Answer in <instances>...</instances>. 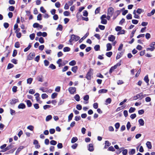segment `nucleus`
I'll return each instance as SVG.
<instances>
[{
    "mask_svg": "<svg viewBox=\"0 0 155 155\" xmlns=\"http://www.w3.org/2000/svg\"><path fill=\"white\" fill-rule=\"evenodd\" d=\"M80 38L79 36L73 34L71 36V39L69 40V41L71 45H72V42L74 41H78Z\"/></svg>",
    "mask_w": 155,
    "mask_h": 155,
    "instance_id": "f257e3e1",
    "label": "nucleus"
},
{
    "mask_svg": "<svg viewBox=\"0 0 155 155\" xmlns=\"http://www.w3.org/2000/svg\"><path fill=\"white\" fill-rule=\"evenodd\" d=\"M155 45V42H153L150 45V48H147L146 49L147 51H153L155 49L154 46Z\"/></svg>",
    "mask_w": 155,
    "mask_h": 155,
    "instance_id": "f03ea898",
    "label": "nucleus"
},
{
    "mask_svg": "<svg viewBox=\"0 0 155 155\" xmlns=\"http://www.w3.org/2000/svg\"><path fill=\"white\" fill-rule=\"evenodd\" d=\"M93 74V70L92 69H90L89 71L87 73L86 78L87 80H91V76Z\"/></svg>",
    "mask_w": 155,
    "mask_h": 155,
    "instance_id": "7ed1b4c3",
    "label": "nucleus"
},
{
    "mask_svg": "<svg viewBox=\"0 0 155 155\" xmlns=\"http://www.w3.org/2000/svg\"><path fill=\"white\" fill-rule=\"evenodd\" d=\"M34 95L35 96V99L37 102L40 104L42 103V101L40 100V94L38 93H36Z\"/></svg>",
    "mask_w": 155,
    "mask_h": 155,
    "instance_id": "20e7f679",
    "label": "nucleus"
},
{
    "mask_svg": "<svg viewBox=\"0 0 155 155\" xmlns=\"http://www.w3.org/2000/svg\"><path fill=\"white\" fill-rule=\"evenodd\" d=\"M114 12V8L112 7H110L107 10V15L112 16Z\"/></svg>",
    "mask_w": 155,
    "mask_h": 155,
    "instance_id": "39448f33",
    "label": "nucleus"
},
{
    "mask_svg": "<svg viewBox=\"0 0 155 155\" xmlns=\"http://www.w3.org/2000/svg\"><path fill=\"white\" fill-rule=\"evenodd\" d=\"M68 91L71 94H74L76 91V88L74 87H70Z\"/></svg>",
    "mask_w": 155,
    "mask_h": 155,
    "instance_id": "423d86ee",
    "label": "nucleus"
},
{
    "mask_svg": "<svg viewBox=\"0 0 155 155\" xmlns=\"http://www.w3.org/2000/svg\"><path fill=\"white\" fill-rule=\"evenodd\" d=\"M57 64L58 65V67H61L64 66V63L61 59H59L57 61Z\"/></svg>",
    "mask_w": 155,
    "mask_h": 155,
    "instance_id": "0eeeda50",
    "label": "nucleus"
},
{
    "mask_svg": "<svg viewBox=\"0 0 155 155\" xmlns=\"http://www.w3.org/2000/svg\"><path fill=\"white\" fill-rule=\"evenodd\" d=\"M137 97L138 99L140 100H141L143 98L145 97L146 96V95L145 94H143L142 93H140L137 95Z\"/></svg>",
    "mask_w": 155,
    "mask_h": 155,
    "instance_id": "6e6552de",
    "label": "nucleus"
},
{
    "mask_svg": "<svg viewBox=\"0 0 155 155\" xmlns=\"http://www.w3.org/2000/svg\"><path fill=\"white\" fill-rule=\"evenodd\" d=\"M115 39V37L114 36L111 35H110L108 37V40L109 41H114Z\"/></svg>",
    "mask_w": 155,
    "mask_h": 155,
    "instance_id": "1a4fd4ad",
    "label": "nucleus"
},
{
    "mask_svg": "<svg viewBox=\"0 0 155 155\" xmlns=\"http://www.w3.org/2000/svg\"><path fill=\"white\" fill-rule=\"evenodd\" d=\"M12 148V145H10L6 147L3 150H2L0 151L1 152H3L6 151L7 150H8Z\"/></svg>",
    "mask_w": 155,
    "mask_h": 155,
    "instance_id": "9d476101",
    "label": "nucleus"
},
{
    "mask_svg": "<svg viewBox=\"0 0 155 155\" xmlns=\"http://www.w3.org/2000/svg\"><path fill=\"white\" fill-rule=\"evenodd\" d=\"M35 55L34 53H30L28 57V59L29 60H32L35 57Z\"/></svg>",
    "mask_w": 155,
    "mask_h": 155,
    "instance_id": "9b49d317",
    "label": "nucleus"
},
{
    "mask_svg": "<svg viewBox=\"0 0 155 155\" xmlns=\"http://www.w3.org/2000/svg\"><path fill=\"white\" fill-rule=\"evenodd\" d=\"M106 47L107 48L106 51H110L112 48V45L110 43H108L107 44Z\"/></svg>",
    "mask_w": 155,
    "mask_h": 155,
    "instance_id": "f8f14e48",
    "label": "nucleus"
},
{
    "mask_svg": "<svg viewBox=\"0 0 155 155\" xmlns=\"http://www.w3.org/2000/svg\"><path fill=\"white\" fill-rule=\"evenodd\" d=\"M25 108V105L22 103H20L18 106V108L19 109H24Z\"/></svg>",
    "mask_w": 155,
    "mask_h": 155,
    "instance_id": "ddd939ff",
    "label": "nucleus"
},
{
    "mask_svg": "<svg viewBox=\"0 0 155 155\" xmlns=\"http://www.w3.org/2000/svg\"><path fill=\"white\" fill-rule=\"evenodd\" d=\"M88 150L91 152L93 151L94 150V147L92 144H90L88 146Z\"/></svg>",
    "mask_w": 155,
    "mask_h": 155,
    "instance_id": "4468645a",
    "label": "nucleus"
},
{
    "mask_svg": "<svg viewBox=\"0 0 155 155\" xmlns=\"http://www.w3.org/2000/svg\"><path fill=\"white\" fill-rule=\"evenodd\" d=\"M18 100L16 99H13L10 101V104H14L18 102Z\"/></svg>",
    "mask_w": 155,
    "mask_h": 155,
    "instance_id": "2eb2a0df",
    "label": "nucleus"
},
{
    "mask_svg": "<svg viewBox=\"0 0 155 155\" xmlns=\"http://www.w3.org/2000/svg\"><path fill=\"white\" fill-rule=\"evenodd\" d=\"M139 124L142 126H143L144 124V122L142 119H140L138 120Z\"/></svg>",
    "mask_w": 155,
    "mask_h": 155,
    "instance_id": "dca6fc26",
    "label": "nucleus"
},
{
    "mask_svg": "<svg viewBox=\"0 0 155 155\" xmlns=\"http://www.w3.org/2000/svg\"><path fill=\"white\" fill-rule=\"evenodd\" d=\"M105 146L104 148H107L110 145V143L109 142L107 141H105Z\"/></svg>",
    "mask_w": 155,
    "mask_h": 155,
    "instance_id": "f3484780",
    "label": "nucleus"
},
{
    "mask_svg": "<svg viewBox=\"0 0 155 155\" xmlns=\"http://www.w3.org/2000/svg\"><path fill=\"white\" fill-rule=\"evenodd\" d=\"M111 99L110 98H109L107 99L105 101V104L107 105L111 103Z\"/></svg>",
    "mask_w": 155,
    "mask_h": 155,
    "instance_id": "a211bd4d",
    "label": "nucleus"
},
{
    "mask_svg": "<svg viewBox=\"0 0 155 155\" xmlns=\"http://www.w3.org/2000/svg\"><path fill=\"white\" fill-rule=\"evenodd\" d=\"M146 144L148 148L149 149H151L152 147L151 144V143L149 141H147V142Z\"/></svg>",
    "mask_w": 155,
    "mask_h": 155,
    "instance_id": "6ab92c4d",
    "label": "nucleus"
},
{
    "mask_svg": "<svg viewBox=\"0 0 155 155\" xmlns=\"http://www.w3.org/2000/svg\"><path fill=\"white\" fill-rule=\"evenodd\" d=\"M107 91V90L103 89L99 90L98 92L99 93H106Z\"/></svg>",
    "mask_w": 155,
    "mask_h": 155,
    "instance_id": "aec40b11",
    "label": "nucleus"
},
{
    "mask_svg": "<svg viewBox=\"0 0 155 155\" xmlns=\"http://www.w3.org/2000/svg\"><path fill=\"white\" fill-rule=\"evenodd\" d=\"M74 99L77 101H80V97L79 95L77 94L75 95L74 96Z\"/></svg>",
    "mask_w": 155,
    "mask_h": 155,
    "instance_id": "412c9836",
    "label": "nucleus"
},
{
    "mask_svg": "<svg viewBox=\"0 0 155 155\" xmlns=\"http://www.w3.org/2000/svg\"><path fill=\"white\" fill-rule=\"evenodd\" d=\"M155 12V10L153 9L150 13H148L147 14V16H150L151 15H153Z\"/></svg>",
    "mask_w": 155,
    "mask_h": 155,
    "instance_id": "4be33fe9",
    "label": "nucleus"
},
{
    "mask_svg": "<svg viewBox=\"0 0 155 155\" xmlns=\"http://www.w3.org/2000/svg\"><path fill=\"white\" fill-rule=\"evenodd\" d=\"M73 117V114L72 113H71L68 116V122H69L70 120H71Z\"/></svg>",
    "mask_w": 155,
    "mask_h": 155,
    "instance_id": "5701e85b",
    "label": "nucleus"
},
{
    "mask_svg": "<svg viewBox=\"0 0 155 155\" xmlns=\"http://www.w3.org/2000/svg\"><path fill=\"white\" fill-rule=\"evenodd\" d=\"M52 118V116L51 115H49L47 116L46 118V121H48Z\"/></svg>",
    "mask_w": 155,
    "mask_h": 155,
    "instance_id": "b1692460",
    "label": "nucleus"
},
{
    "mask_svg": "<svg viewBox=\"0 0 155 155\" xmlns=\"http://www.w3.org/2000/svg\"><path fill=\"white\" fill-rule=\"evenodd\" d=\"M78 140L77 138L76 137H73L71 140V143H74L77 141Z\"/></svg>",
    "mask_w": 155,
    "mask_h": 155,
    "instance_id": "393cba45",
    "label": "nucleus"
},
{
    "mask_svg": "<svg viewBox=\"0 0 155 155\" xmlns=\"http://www.w3.org/2000/svg\"><path fill=\"white\" fill-rule=\"evenodd\" d=\"M135 110L136 109L134 107H131L129 110V112L131 113L134 112Z\"/></svg>",
    "mask_w": 155,
    "mask_h": 155,
    "instance_id": "a878e982",
    "label": "nucleus"
},
{
    "mask_svg": "<svg viewBox=\"0 0 155 155\" xmlns=\"http://www.w3.org/2000/svg\"><path fill=\"white\" fill-rule=\"evenodd\" d=\"M36 79L38 81L42 82L43 81V79L42 76H38L36 78Z\"/></svg>",
    "mask_w": 155,
    "mask_h": 155,
    "instance_id": "bb28decb",
    "label": "nucleus"
},
{
    "mask_svg": "<svg viewBox=\"0 0 155 155\" xmlns=\"http://www.w3.org/2000/svg\"><path fill=\"white\" fill-rule=\"evenodd\" d=\"M26 102L28 106L29 107H31L32 105V103L29 100H28L26 101Z\"/></svg>",
    "mask_w": 155,
    "mask_h": 155,
    "instance_id": "cd10ccee",
    "label": "nucleus"
},
{
    "mask_svg": "<svg viewBox=\"0 0 155 155\" xmlns=\"http://www.w3.org/2000/svg\"><path fill=\"white\" fill-rule=\"evenodd\" d=\"M135 153V150L134 149H132L129 152L130 155L134 154Z\"/></svg>",
    "mask_w": 155,
    "mask_h": 155,
    "instance_id": "c85d7f7f",
    "label": "nucleus"
},
{
    "mask_svg": "<svg viewBox=\"0 0 155 155\" xmlns=\"http://www.w3.org/2000/svg\"><path fill=\"white\" fill-rule=\"evenodd\" d=\"M88 33H87L80 40H79V42H81L82 40H83L84 39H85L88 36Z\"/></svg>",
    "mask_w": 155,
    "mask_h": 155,
    "instance_id": "c756f323",
    "label": "nucleus"
},
{
    "mask_svg": "<svg viewBox=\"0 0 155 155\" xmlns=\"http://www.w3.org/2000/svg\"><path fill=\"white\" fill-rule=\"evenodd\" d=\"M58 95V93L54 92L51 95V98L52 99H54Z\"/></svg>",
    "mask_w": 155,
    "mask_h": 155,
    "instance_id": "7c9ffc66",
    "label": "nucleus"
},
{
    "mask_svg": "<svg viewBox=\"0 0 155 155\" xmlns=\"http://www.w3.org/2000/svg\"><path fill=\"white\" fill-rule=\"evenodd\" d=\"M47 88L41 87L40 88V90L41 91L43 92H47Z\"/></svg>",
    "mask_w": 155,
    "mask_h": 155,
    "instance_id": "2f4dec72",
    "label": "nucleus"
},
{
    "mask_svg": "<svg viewBox=\"0 0 155 155\" xmlns=\"http://www.w3.org/2000/svg\"><path fill=\"white\" fill-rule=\"evenodd\" d=\"M144 81L146 82V83H148L149 81V79H148V75H146L144 78Z\"/></svg>",
    "mask_w": 155,
    "mask_h": 155,
    "instance_id": "473e14b6",
    "label": "nucleus"
},
{
    "mask_svg": "<svg viewBox=\"0 0 155 155\" xmlns=\"http://www.w3.org/2000/svg\"><path fill=\"white\" fill-rule=\"evenodd\" d=\"M131 125L130 122L128 121L127 123V124L126 125L127 128L128 130H129L130 127H131Z\"/></svg>",
    "mask_w": 155,
    "mask_h": 155,
    "instance_id": "72a5a7b5",
    "label": "nucleus"
},
{
    "mask_svg": "<svg viewBox=\"0 0 155 155\" xmlns=\"http://www.w3.org/2000/svg\"><path fill=\"white\" fill-rule=\"evenodd\" d=\"M27 129L33 131L34 129V127L32 125H29L27 127Z\"/></svg>",
    "mask_w": 155,
    "mask_h": 155,
    "instance_id": "f704fd0d",
    "label": "nucleus"
},
{
    "mask_svg": "<svg viewBox=\"0 0 155 155\" xmlns=\"http://www.w3.org/2000/svg\"><path fill=\"white\" fill-rule=\"evenodd\" d=\"M76 64V62L74 60H72L69 62V64L70 65L74 66Z\"/></svg>",
    "mask_w": 155,
    "mask_h": 155,
    "instance_id": "c9c22d12",
    "label": "nucleus"
},
{
    "mask_svg": "<svg viewBox=\"0 0 155 155\" xmlns=\"http://www.w3.org/2000/svg\"><path fill=\"white\" fill-rule=\"evenodd\" d=\"M101 23L104 24H106L107 23V21L106 19H101Z\"/></svg>",
    "mask_w": 155,
    "mask_h": 155,
    "instance_id": "e433bc0d",
    "label": "nucleus"
},
{
    "mask_svg": "<svg viewBox=\"0 0 155 155\" xmlns=\"http://www.w3.org/2000/svg\"><path fill=\"white\" fill-rule=\"evenodd\" d=\"M125 33V31L124 30H121L119 32L117 33V35H119L120 34H123Z\"/></svg>",
    "mask_w": 155,
    "mask_h": 155,
    "instance_id": "4c0bfd02",
    "label": "nucleus"
},
{
    "mask_svg": "<svg viewBox=\"0 0 155 155\" xmlns=\"http://www.w3.org/2000/svg\"><path fill=\"white\" fill-rule=\"evenodd\" d=\"M133 14L134 15V17L135 18H139V16L138 15H137L136 13V10H134L133 12Z\"/></svg>",
    "mask_w": 155,
    "mask_h": 155,
    "instance_id": "58836bf2",
    "label": "nucleus"
},
{
    "mask_svg": "<svg viewBox=\"0 0 155 155\" xmlns=\"http://www.w3.org/2000/svg\"><path fill=\"white\" fill-rule=\"evenodd\" d=\"M112 54V52L111 51L107 52L106 54V55L108 57H110Z\"/></svg>",
    "mask_w": 155,
    "mask_h": 155,
    "instance_id": "ea45409f",
    "label": "nucleus"
},
{
    "mask_svg": "<svg viewBox=\"0 0 155 155\" xmlns=\"http://www.w3.org/2000/svg\"><path fill=\"white\" fill-rule=\"evenodd\" d=\"M33 80V79L31 78H29L27 80V84H30Z\"/></svg>",
    "mask_w": 155,
    "mask_h": 155,
    "instance_id": "a19ab883",
    "label": "nucleus"
},
{
    "mask_svg": "<svg viewBox=\"0 0 155 155\" xmlns=\"http://www.w3.org/2000/svg\"><path fill=\"white\" fill-rule=\"evenodd\" d=\"M24 147L23 146H21L17 149L16 153H18L22 149H23Z\"/></svg>",
    "mask_w": 155,
    "mask_h": 155,
    "instance_id": "79ce46f5",
    "label": "nucleus"
},
{
    "mask_svg": "<svg viewBox=\"0 0 155 155\" xmlns=\"http://www.w3.org/2000/svg\"><path fill=\"white\" fill-rule=\"evenodd\" d=\"M48 97V95L46 94H43L41 95V97L43 99L47 98Z\"/></svg>",
    "mask_w": 155,
    "mask_h": 155,
    "instance_id": "37998d69",
    "label": "nucleus"
},
{
    "mask_svg": "<svg viewBox=\"0 0 155 155\" xmlns=\"http://www.w3.org/2000/svg\"><path fill=\"white\" fill-rule=\"evenodd\" d=\"M100 48V46L99 45H96L94 47V49L96 51L99 50Z\"/></svg>",
    "mask_w": 155,
    "mask_h": 155,
    "instance_id": "c03bdc74",
    "label": "nucleus"
},
{
    "mask_svg": "<svg viewBox=\"0 0 155 155\" xmlns=\"http://www.w3.org/2000/svg\"><path fill=\"white\" fill-rule=\"evenodd\" d=\"M37 20L40 21L42 20V15L41 14H39L37 17Z\"/></svg>",
    "mask_w": 155,
    "mask_h": 155,
    "instance_id": "a18cd8bd",
    "label": "nucleus"
},
{
    "mask_svg": "<svg viewBox=\"0 0 155 155\" xmlns=\"http://www.w3.org/2000/svg\"><path fill=\"white\" fill-rule=\"evenodd\" d=\"M35 34L32 33L30 35L29 37L31 40H33L35 37Z\"/></svg>",
    "mask_w": 155,
    "mask_h": 155,
    "instance_id": "49530a36",
    "label": "nucleus"
},
{
    "mask_svg": "<svg viewBox=\"0 0 155 155\" xmlns=\"http://www.w3.org/2000/svg\"><path fill=\"white\" fill-rule=\"evenodd\" d=\"M70 50V48L68 47H65L63 48V51L64 52L69 51Z\"/></svg>",
    "mask_w": 155,
    "mask_h": 155,
    "instance_id": "de8ad7c7",
    "label": "nucleus"
},
{
    "mask_svg": "<svg viewBox=\"0 0 155 155\" xmlns=\"http://www.w3.org/2000/svg\"><path fill=\"white\" fill-rule=\"evenodd\" d=\"M39 41L41 43H43L44 42V38L42 37H40L39 39Z\"/></svg>",
    "mask_w": 155,
    "mask_h": 155,
    "instance_id": "09e8293b",
    "label": "nucleus"
},
{
    "mask_svg": "<svg viewBox=\"0 0 155 155\" xmlns=\"http://www.w3.org/2000/svg\"><path fill=\"white\" fill-rule=\"evenodd\" d=\"M51 144L53 145H55L56 144L57 142L54 140H52L50 142Z\"/></svg>",
    "mask_w": 155,
    "mask_h": 155,
    "instance_id": "8fccbe9b",
    "label": "nucleus"
},
{
    "mask_svg": "<svg viewBox=\"0 0 155 155\" xmlns=\"http://www.w3.org/2000/svg\"><path fill=\"white\" fill-rule=\"evenodd\" d=\"M40 10L41 12L43 13H45L46 11V10L43 7H41L40 8Z\"/></svg>",
    "mask_w": 155,
    "mask_h": 155,
    "instance_id": "3c124183",
    "label": "nucleus"
},
{
    "mask_svg": "<svg viewBox=\"0 0 155 155\" xmlns=\"http://www.w3.org/2000/svg\"><path fill=\"white\" fill-rule=\"evenodd\" d=\"M84 100L86 101H87L89 99V96L88 95H86L84 97Z\"/></svg>",
    "mask_w": 155,
    "mask_h": 155,
    "instance_id": "603ef678",
    "label": "nucleus"
},
{
    "mask_svg": "<svg viewBox=\"0 0 155 155\" xmlns=\"http://www.w3.org/2000/svg\"><path fill=\"white\" fill-rule=\"evenodd\" d=\"M31 47V45L30 44L28 46L24 49V51L25 52L27 51Z\"/></svg>",
    "mask_w": 155,
    "mask_h": 155,
    "instance_id": "864d4df0",
    "label": "nucleus"
},
{
    "mask_svg": "<svg viewBox=\"0 0 155 155\" xmlns=\"http://www.w3.org/2000/svg\"><path fill=\"white\" fill-rule=\"evenodd\" d=\"M151 37V35L149 33H147L145 35V37L147 39H149Z\"/></svg>",
    "mask_w": 155,
    "mask_h": 155,
    "instance_id": "5fc2aeb1",
    "label": "nucleus"
},
{
    "mask_svg": "<svg viewBox=\"0 0 155 155\" xmlns=\"http://www.w3.org/2000/svg\"><path fill=\"white\" fill-rule=\"evenodd\" d=\"M64 15L65 16H68L70 15V12L67 11H64L63 13Z\"/></svg>",
    "mask_w": 155,
    "mask_h": 155,
    "instance_id": "6e6d98bb",
    "label": "nucleus"
},
{
    "mask_svg": "<svg viewBox=\"0 0 155 155\" xmlns=\"http://www.w3.org/2000/svg\"><path fill=\"white\" fill-rule=\"evenodd\" d=\"M62 26L61 25H58L57 29L58 30L61 31L62 29Z\"/></svg>",
    "mask_w": 155,
    "mask_h": 155,
    "instance_id": "4d7b16f0",
    "label": "nucleus"
},
{
    "mask_svg": "<svg viewBox=\"0 0 155 155\" xmlns=\"http://www.w3.org/2000/svg\"><path fill=\"white\" fill-rule=\"evenodd\" d=\"M76 107L78 110H81L82 109V106L80 104H77Z\"/></svg>",
    "mask_w": 155,
    "mask_h": 155,
    "instance_id": "13d9d810",
    "label": "nucleus"
},
{
    "mask_svg": "<svg viewBox=\"0 0 155 155\" xmlns=\"http://www.w3.org/2000/svg\"><path fill=\"white\" fill-rule=\"evenodd\" d=\"M64 101V100L63 99H60L59 102L58 103V105H61L62 104Z\"/></svg>",
    "mask_w": 155,
    "mask_h": 155,
    "instance_id": "bf43d9fd",
    "label": "nucleus"
},
{
    "mask_svg": "<svg viewBox=\"0 0 155 155\" xmlns=\"http://www.w3.org/2000/svg\"><path fill=\"white\" fill-rule=\"evenodd\" d=\"M126 18L127 19H131L132 18V15L129 14L127 15Z\"/></svg>",
    "mask_w": 155,
    "mask_h": 155,
    "instance_id": "052dcab7",
    "label": "nucleus"
},
{
    "mask_svg": "<svg viewBox=\"0 0 155 155\" xmlns=\"http://www.w3.org/2000/svg\"><path fill=\"white\" fill-rule=\"evenodd\" d=\"M55 6L57 8H59L61 6V4L59 2H57L55 3Z\"/></svg>",
    "mask_w": 155,
    "mask_h": 155,
    "instance_id": "680f3d73",
    "label": "nucleus"
},
{
    "mask_svg": "<svg viewBox=\"0 0 155 155\" xmlns=\"http://www.w3.org/2000/svg\"><path fill=\"white\" fill-rule=\"evenodd\" d=\"M51 107V105H46L44 106L43 108L44 110H46L47 109L50 108Z\"/></svg>",
    "mask_w": 155,
    "mask_h": 155,
    "instance_id": "e2e57ef3",
    "label": "nucleus"
},
{
    "mask_svg": "<svg viewBox=\"0 0 155 155\" xmlns=\"http://www.w3.org/2000/svg\"><path fill=\"white\" fill-rule=\"evenodd\" d=\"M122 27L120 26H117L115 28V30L117 31H120L122 29Z\"/></svg>",
    "mask_w": 155,
    "mask_h": 155,
    "instance_id": "0e129e2a",
    "label": "nucleus"
},
{
    "mask_svg": "<svg viewBox=\"0 0 155 155\" xmlns=\"http://www.w3.org/2000/svg\"><path fill=\"white\" fill-rule=\"evenodd\" d=\"M57 147L59 149H61L63 147V145L62 143H59L57 145Z\"/></svg>",
    "mask_w": 155,
    "mask_h": 155,
    "instance_id": "69168bd1",
    "label": "nucleus"
},
{
    "mask_svg": "<svg viewBox=\"0 0 155 155\" xmlns=\"http://www.w3.org/2000/svg\"><path fill=\"white\" fill-rule=\"evenodd\" d=\"M78 146V144L77 143H74V144L72 145L71 147V148L74 149H75Z\"/></svg>",
    "mask_w": 155,
    "mask_h": 155,
    "instance_id": "338daca9",
    "label": "nucleus"
},
{
    "mask_svg": "<svg viewBox=\"0 0 155 155\" xmlns=\"http://www.w3.org/2000/svg\"><path fill=\"white\" fill-rule=\"evenodd\" d=\"M81 119V117L80 116H76L74 118V120L76 121H78L80 120Z\"/></svg>",
    "mask_w": 155,
    "mask_h": 155,
    "instance_id": "774afa93",
    "label": "nucleus"
}]
</instances>
